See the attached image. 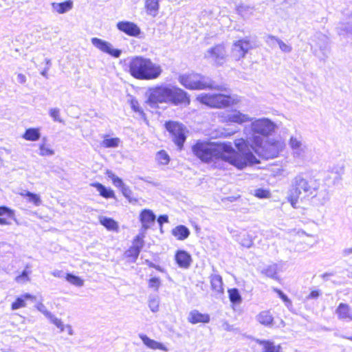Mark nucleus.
<instances>
[{
  "mask_svg": "<svg viewBox=\"0 0 352 352\" xmlns=\"http://www.w3.org/2000/svg\"><path fill=\"white\" fill-rule=\"evenodd\" d=\"M22 138L28 141H37L41 138L40 129L38 128H29L26 129Z\"/></svg>",
  "mask_w": 352,
  "mask_h": 352,
  "instance_id": "7c9ffc66",
  "label": "nucleus"
},
{
  "mask_svg": "<svg viewBox=\"0 0 352 352\" xmlns=\"http://www.w3.org/2000/svg\"><path fill=\"white\" fill-rule=\"evenodd\" d=\"M278 129L277 124L267 118H256L243 114V133L250 145L261 144L263 138L272 135Z\"/></svg>",
  "mask_w": 352,
  "mask_h": 352,
  "instance_id": "7ed1b4c3",
  "label": "nucleus"
},
{
  "mask_svg": "<svg viewBox=\"0 0 352 352\" xmlns=\"http://www.w3.org/2000/svg\"><path fill=\"white\" fill-rule=\"evenodd\" d=\"M318 197L320 205H324L329 200V196L327 192H320L318 195L316 194L315 197Z\"/></svg>",
  "mask_w": 352,
  "mask_h": 352,
  "instance_id": "8fccbe9b",
  "label": "nucleus"
},
{
  "mask_svg": "<svg viewBox=\"0 0 352 352\" xmlns=\"http://www.w3.org/2000/svg\"><path fill=\"white\" fill-rule=\"evenodd\" d=\"M49 69V67H47L46 69H45L43 72H41V75L43 76H45V77H47V71Z\"/></svg>",
  "mask_w": 352,
  "mask_h": 352,
  "instance_id": "69168bd1",
  "label": "nucleus"
},
{
  "mask_svg": "<svg viewBox=\"0 0 352 352\" xmlns=\"http://www.w3.org/2000/svg\"><path fill=\"white\" fill-rule=\"evenodd\" d=\"M228 293H229L230 300L233 304L240 302L241 296L239 293V291L236 289H235V288L230 289L228 290Z\"/></svg>",
  "mask_w": 352,
  "mask_h": 352,
  "instance_id": "a18cd8bd",
  "label": "nucleus"
},
{
  "mask_svg": "<svg viewBox=\"0 0 352 352\" xmlns=\"http://www.w3.org/2000/svg\"><path fill=\"white\" fill-rule=\"evenodd\" d=\"M27 78L25 75L21 73L16 74V81L20 84H25L26 82Z\"/></svg>",
  "mask_w": 352,
  "mask_h": 352,
  "instance_id": "4d7b16f0",
  "label": "nucleus"
},
{
  "mask_svg": "<svg viewBox=\"0 0 352 352\" xmlns=\"http://www.w3.org/2000/svg\"><path fill=\"white\" fill-rule=\"evenodd\" d=\"M168 221V218L167 215H161L157 219V222L160 226H162L164 223H167Z\"/></svg>",
  "mask_w": 352,
  "mask_h": 352,
  "instance_id": "bf43d9fd",
  "label": "nucleus"
},
{
  "mask_svg": "<svg viewBox=\"0 0 352 352\" xmlns=\"http://www.w3.org/2000/svg\"><path fill=\"white\" fill-rule=\"evenodd\" d=\"M336 313L340 320L349 319L352 320L351 309L347 304L340 303L336 309Z\"/></svg>",
  "mask_w": 352,
  "mask_h": 352,
  "instance_id": "a878e982",
  "label": "nucleus"
},
{
  "mask_svg": "<svg viewBox=\"0 0 352 352\" xmlns=\"http://www.w3.org/2000/svg\"><path fill=\"white\" fill-rule=\"evenodd\" d=\"M91 41L94 47L104 53H107L115 58H118L121 55V50L114 49L113 45L106 41L94 37L91 38Z\"/></svg>",
  "mask_w": 352,
  "mask_h": 352,
  "instance_id": "ddd939ff",
  "label": "nucleus"
},
{
  "mask_svg": "<svg viewBox=\"0 0 352 352\" xmlns=\"http://www.w3.org/2000/svg\"><path fill=\"white\" fill-rule=\"evenodd\" d=\"M274 291L278 294V296H279L280 292H283L281 290H280L278 289H274Z\"/></svg>",
  "mask_w": 352,
  "mask_h": 352,
  "instance_id": "338daca9",
  "label": "nucleus"
},
{
  "mask_svg": "<svg viewBox=\"0 0 352 352\" xmlns=\"http://www.w3.org/2000/svg\"><path fill=\"white\" fill-rule=\"evenodd\" d=\"M342 254L344 256H349L352 254V247L346 248L343 250Z\"/></svg>",
  "mask_w": 352,
  "mask_h": 352,
  "instance_id": "e2e57ef3",
  "label": "nucleus"
},
{
  "mask_svg": "<svg viewBox=\"0 0 352 352\" xmlns=\"http://www.w3.org/2000/svg\"><path fill=\"white\" fill-rule=\"evenodd\" d=\"M65 278L69 283L75 286L82 287L84 285V280L82 278L72 274H67Z\"/></svg>",
  "mask_w": 352,
  "mask_h": 352,
  "instance_id": "a19ab883",
  "label": "nucleus"
},
{
  "mask_svg": "<svg viewBox=\"0 0 352 352\" xmlns=\"http://www.w3.org/2000/svg\"><path fill=\"white\" fill-rule=\"evenodd\" d=\"M278 272V265L277 264H272L266 266L263 270H261V272L262 274L271 278L274 280L278 279L277 276Z\"/></svg>",
  "mask_w": 352,
  "mask_h": 352,
  "instance_id": "f704fd0d",
  "label": "nucleus"
},
{
  "mask_svg": "<svg viewBox=\"0 0 352 352\" xmlns=\"http://www.w3.org/2000/svg\"><path fill=\"white\" fill-rule=\"evenodd\" d=\"M320 295V292L319 290H314L310 293V294L308 296V298L315 299L319 297Z\"/></svg>",
  "mask_w": 352,
  "mask_h": 352,
  "instance_id": "052dcab7",
  "label": "nucleus"
},
{
  "mask_svg": "<svg viewBox=\"0 0 352 352\" xmlns=\"http://www.w3.org/2000/svg\"><path fill=\"white\" fill-rule=\"evenodd\" d=\"M232 56L235 60H239L242 58V41H235L232 48Z\"/></svg>",
  "mask_w": 352,
  "mask_h": 352,
  "instance_id": "4c0bfd02",
  "label": "nucleus"
},
{
  "mask_svg": "<svg viewBox=\"0 0 352 352\" xmlns=\"http://www.w3.org/2000/svg\"><path fill=\"white\" fill-rule=\"evenodd\" d=\"M21 195L24 197H27L28 201L32 203L35 206H39L42 204L41 197L37 194L26 191Z\"/></svg>",
  "mask_w": 352,
  "mask_h": 352,
  "instance_id": "e433bc0d",
  "label": "nucleus"
},
{
  "mask_svg": "<svg viewBox=\"0 0 352 352\" xmlns=\"http://www.w3.org/2000/svg\"><path fill=\"white\" fill-rule=\"evenodd\" d=\"M144 234L140 233L134 239L133 245L125 252L126 256L130 258L133 262L136 261L144 246Z\"/></svg>",
  "mask_w": 352,
  "mask_h": 352,
  "instance_id": "4468645a",
  "label": "nucleus"
},
{
  "mask_svg": "<svg viewBox=\"0 0 352 352\" xmlns=\"http://www.w3.org/2000/svg\"><path fill=\"white\" fill-rule=\"evenodd\" d=\"M51 6L52 12L58 14H65L73 8L74 3L72 0H68L61 3L54 2Z\"/></svg>",
  "mask_w": 352,
  "mask_h": 352,
  "instance_id": "393cba45",
  "label": "nucleus"
},
{
  "mask_svg": "<svg viewBox=\"0 0 352 352\" xmlns=\"http://www.w3.org/2000/svg\"><path fill=\"white\" fill-rule=\"evenodd\" d=\"M122 141L119 138H111L108 135H103V140L100 142V146L104 148H118Z\"/></svg>",
  "mask_w": 352,
  "mask_h": 352,
  "instance_id": "bb28decb",
  "label": "nucleus"
},
{
  "mask_svg": "<svg viewBox=\"0 0 352 352\" xmlns=\"http://www.w3.org/2000/svg\"><path fill=\"white\" fill-rule=\"evenodd\" d=\"M277 44L278 45L279 48L283 52L290 53L292 50V47L291 45H287L280 39H279Z\"/></svg>",
  "mask_w": 352,
  "mask_h": 352,
  "instance_id": "603ef678",
  "label": "nucleus"
},
{
  "mask_svg": "<svg viewBox=\"0 0 352 352\" xmlns=\"http://www.w3.org/2000/svg\"><path fill=\"white\" fill-rule=\"evenodd\" d=\"M35 307L38 311L42 313L47 320L52 318L54 315V314L50 311L41 302H37Z\"/></svg>",
  "mask_w": 352,
  "mask_h": 352,
  "instance_id": "c03bdc74",
  "label": "nucleus"
},
{
  "mask_svg": "<svg viewBox=\"0 0 352 352\" xmlns=\"http://www.w3.org/2000/svg\"><path fill=\"white\" fill-rule=\"evenodd\" d=\"M265 41L266 43L268 44L270 46L274 47L275 46L276 44L278 43L279 38L275 36L267 35L265 37Z\"/></svg>",
  "mask_w": 352,
  "mask_h": 352,
  "instance_id": "5fc2aeb1",
  "label": "nucleus"
},
{
  "mask_svg": "<svg viewBox=\"0 0 352 352\" xmlns=\"http://www.w3.org/2000/svg\"><path fill=\"white\" fill-rule=\"evenodd\" d=\"M165 126L171 134L174 142L182 149L186 140V127L182 124L173 121L166 122Z\"/></svg>",
  "mask_w": 352,
  "mask_h": 352,
  "instance_id": "9d476101",
  "label": "nucleus"
},
{
  "mask_svg": "<svg viewBox=\"0 0 352 352\" xmlns=\"http://www.w3.org/2000/svg\"><path fill=\"white\" fill-rule=\"evenodd\" d=\"M278 296L286 303L287 307H289V305H292L291 300L283 292H280Z\"/></svg>",
  "mask_w": 352,
  "mask_h": 352,
  "instance_id": "13d9d810",
  "label": "nucleus"
},
{
  "mask_svg": "<svg viewBox=\"0 0 352 352\" xmlns=\"http://www.w3.org/2000/svg\"><path fill=\"white\" fill-rule=\"evenodd\" d=\"M179 82L188 89H204L212 87L211 80L197 73L184 74L179 76Z\"/></svg>",
  "mask_w": 352,
  "mask_h": 352,
  "instance_id": "6e6552de",
  "label": "nucleus"
},
{
  "mask_svg": "<svg viewBox=\"0 0 352 352\" xmlns=\"http://www.w3.org/2000/svg\"><path fill=\"white\" fill-rule=\"evenodd\" d=\"M155 159L157 162L162 165H166L170 162V157L168 154L164 150L160 151L157 153Z\"/></svg>",
  "mask_w": 352,
  "mask_h": 352,
  "instance_id": "ea45409f",
  "label": "nucleus"
},
{
  "mask_svg": "<svg viewBox=\"0 0 352 352\" xmlns=\"http://www.w3.org/2000/svg\"><path fill=\"white\" fill-rule=\"evenodd\" d=\"M288 144L294 160L304 162L307 159L309 153V148L300 135H292Z\"/></svg>",
  "mask_w": 352,
  "mask_h": 352,
  "instance_id": "1a4fd4ad",
  "label": "nucleus"
},
{
  "mask_svg": "<svg viewBox=\"0 0 352 352\" xmlns=\"http://www.w3.org/2000/svg\"><path fill=\"white\" fill-rule=\"evenodd\" d=\"M252 194L259 199H269L271 197L270 191L263 188L254 189Z\"/></svg>",
  "mask_w": 352,
  "mask_h": 352,
  "instance_id": "79ce46f5",
  "label": "nucleus"
},
{
  "mask_svg": "<svg viewBox=\"0 0 352 352\" xmlns=\"http://www.w3.org/2000/svg\"><path fill=\"white\" fill-rule=\"evenodd\" d=\"M319 183L314 179H306L302 175H296L292 181L288 192V201L292 207L297 208V203L316 196Z\"/></svg>",
  "mask_w": 352,
  "mask_h": 352,
  "instance_id": "39448f33",
  "label": "nucleus"
},
{
  "mask_svg": "<svg viewBox=\"0 0 352 352\" xmlns=\"http://www.w3.org/2000/svg\"><path fill=\"white\" fill-rule=\"evenodd\" d=\"M46 141L47 138H43L42 142L38 146L39 155L43 157L54 155L55 153L54 150L52 148L51 146Z\"/></svg>",
  "mask_w": 352,
  "mask_h": 352,
  "instance_id": "2f4dec72",
  "label": "nucleus"
},
{
  "mask_svg": "<svg viewBox=\"0 0 352 352\" xmlns=\"http://www.w3.org/2000/svg\"><path fill=\"white\" fill-rule=\"evenodd\" d=\"M106 175L111 179L113 184L116 187L120 188L123 194L125 195L124 190H126V186L123 183L122 180L109 170L106 171Z\"/></svg>",
  "mask_w": 352,
  "mask_h": 352,
  "instance_id": "473e14b6",
  "label": "nucleus"
},
{
  "mask_svg": "<svg viewBox=\"0 0 352 352\" xmlns=\"http://www.w3.org/2000/svg\"><path fill=\"white\" fill-rule=\"evenodd\" d=\"M172 234L177 239L183 241L188 237L190 230L184 226H178L173 229Z\"/></svg>",
  "mask_w": 352,
  "mask_h": 352,
  "instance_id": "c85d7f7f",
  "label": "nucleus"
},
{
  "mask_svg": "<svg viewBox=\"0 0 352 352\" xmlns=\"http://www.w3.org/2000/svg\"><path fill=\"white\" fill-rule=\"evenodd\" d=\"M48 320L59 330V333L67 332V335L71 336L74 335L72 326L69 324H65L60 318L56 317L54 314Z\"/></svg>",
  "mask_w": 352,
  "mask_h": 352,
  "instance_id": "6ab92c4d",
  "label": "nucleus"
},
{
  "mask_svg": "<svg viewBox=\"0 0 352 352\" xmlns=\"http://www.w3.org/2000/svg\"><path fill=\"white\" fill-rule=\"evenodd\" d=\"M51 274L54 277L61 278L63 276V272L61 270H54L53 272H52Z\"/></svg>",
  "mask_w": 352,
  "mask_h": 352,
  "instance_id": "680f3d73",
  "label": "nucleus"
},
{
  "mask_svg": "<svg viewBox=\"0 0 352 352\" xmlns=\"http://www.w3.org/2000/svg\"><path fill=\"white\" fill-rule=\"evenodd\" d=\"M175 261L180 267L187 269L190 265L191 256L184 250H178L175 254Z\"/></svg>",
  "mask_w": 352,
  "mask_h": 352,
  "instance_id": "b1692460",
  "label": "nucleus"
},
{
  "mask_svg": "<svg viewBox=\"0 0 352 352\" xmlns=\"http://www.w3.org/2000/svg\"><path fill=\"white\" fill-rule=\"evenodd\" d=\"M35 296L30 294H24L21 296L18 297L16 300L12 302L11 308L12 310H16L21 308L26 307L25 300H34Z\"/></svg>",
  "mask_w": 352,
  "mask_h": 352,
  "instance_id": "cd10ccee",
  "label": "nucleus"
},
{
  "mask_svg": "<svg viewBox=\"0 0 352 352\" xmlns=\"http://www.w3.org/2000/svg\"><path fill=\"white\" fill-rule=\"evenodd\" d=\"M12 220L17 225L19 224L14 210L6 206H0V225L10 226Z\"/></svg>",
  "mask_w": 352,
  "mask_h": 352,
  "instance_id": "dca6fc26",
  "label": "nucleus"
},
{
  "mask_svg": "<svg viewBox=\"0 0 352 352\" xmlns=\"http://www.w3.org/2000/svg\"><path fill=\"white\" fill-rule=\"evenodd\" d=\"M313 41L315 46L311 45V50L316 56L322 60H324L328 57L329 51L327 50L328 38L321 34L316 33Z\"/></svg>",
  "mask_w": 352,
  "mask_h": 352,
  "instance_id": "9b49d317",
  "label": "nucleus"
},
{
  "mask_svg": "<svg viewBox=\"0 0 352 352\" xmlns=\"http://www.w3.org/2000/svg\"><path fill=\"white\" fill-rule=\"evenodd\" d=\"M211 286L217 292H221L223 291V283L221 277L219 275H213L211 276Z\"/></svg>",
  "mask_w": 352,
  "mask_h": 352,
  "instance_id": "58836bf2",
  "label": "nucleus"
},
{
  "mask_svg": "<svg viewBox=\"0 0 352 352\" xmlns=\"http://www.w3.org/2000/svg\"><path fill=\"white\" fill-rule=\"evenodd\" d=\"M139 337L144 343V344L151 349L160 350L164 352H167L169 351V349L166 344L153 340L145 334L141 333L139 335Z\"/></svg>",
  "mask_w": 352,
  "mask_h": 352,
  "instance_id": "f3484780",
  "label": "nucleus"
},
{
  "mask_svg": "<svg viewBox=\"0 0 352 352\" xmlns=\"http://www.w3.org/2000/svg\"><path fill=\"white\" fill-rule=\"evenodd\" d=\"M257 320L265 326H270L273 322V316L269 311H261L257 316Z\"/></svg>",
  "mask_w": 352,
  "mask_h": 352,
  "instance_id": "c9c22d12",
  "label": "nucleus"
},
{
  "mask_svg": "<svg viewBox=\"0 0 352 352\" xmlns=\"http://www.w3.org/2000/svg\"><path fill=\"white\" fill-rule=\"evenodd\" d=\"M161 284L160 280L158 278L153 277L151 278L148 281V287L154 289L155 290H157Z\"/></svg>",
  "mask_w": 352,
  "mask_h": 352,
  "instance_id": "864d4df0",
  "label": "nucleus"
},
{
  "mask_svg": "<svg viewBox=\"0 0 352 352\" xmlns=\"http://www.w3.org/2000/svg\"><path fill=\"white\" fill-rule=\"evenodd\" d=\"M192 152L204 162L209 163L222 160L242 168V161L239 153L232 148L230 142H213L198 141L192 146Z\"/></svg>",
  "mask_w": 352,
  "mask_h": 352,
  "instance_id": "f257e3e1",
  "label": "nucleus"
},
{
  "mask_svg": "<svg viewBox=\"0 0 352 352\" xmlns=\"http://www.w3.org/2000/svg\"><path fill=\"white\" fill-rule=\"evenodd\" d=\"M247 239H243V247L250 248L253 243V239L255 238L254 233L248 234Z\"/></svg>",
  "mask_w": 352,
  "mask_h": 352,
  "instance_id": "6e6d98bb",
  "label": "nucleus"
},
{
  "mask_svg": "<svg viewBox=\"0 0 352 352\" xmlns=\"http://www.w3.org/2000/svg\"><path fill=\"white\" fill-rule=\"evenodd\" d=\"M130 104H131V109L135 112L139 113L140 114H142L143 113V111H142V108L140 107L138 101L136 99L132 98L131 100Z\"/></svg>",
  "mask_w": 352,
  "mask_h": 352,
  "instance_id": "3c124183",
  "label": "nucleus"
},
{
  "mask_svg": "<svg viewBox=\"0 0 352 352\" xmlns=\"http://www.w3.org/2000/svg\"><path fill=\"white\" fill-rule=\"evenodd\" d=\"M126 65L130 74L138 80H155L158 78L163 72L160 64L142 56L129 58Z\"/></svg>",
  "mask_w": 352,
  "mask_h": 352,
  "instance_id": "20e7f679",
  "label": "nucleus"
},
{
  "mask_svg": "<svg viewBox=\"0 0 352 352\" xmlns=\"http://www.w3.org/2000/svg\"><path fill=\"white\" fill-rule=\"evenodd\" d=\"M245 342L258 343L262 346V352H280L281 347L280 345H275L273 342L270 340H251L249 337L243 338V341Z\"/></svg>",
  "mask_w": 352,
  "mask_h": 352,
  "instance_id": "a211bd4d",
  "label": "nucleus"
},
{
  "mask_svg": "<svg viewBox=\"0 0 352 352\" xmlns=\"http://www.w3.org/2000/svg\"><path fill=\"white\" fill-rule=\"evenodd\" d=\"M30 272L25 270L22 272V273L20 275L17 276L15 278V281L19 284H24L30 281Z\"/></svg>",
  "mask_w": 352,
  "mask_h": 352,
  "instance_id": "49530a36",
  "label": "nucleus"
},
{
  "mask_svg": "<svg viewBox=\"0 0 352 352\" xmlns=\"http://www.w3.org/2000/svg\"><path fill=\"white\" fill-rule=\"evenodd\" d=\"M221 113V120L223 122H232L236 123L242 122V116L239 110H226L225 112Z\"/></svg>",
  "mask_w": 352,
  "mask_h": 352,
  "instance_id": "5701e85b",
  "label": "nucleus"
},
{
  "mask_svg": "<svg viewBox=\"0 0 352 352\" xmlns=\"http://www.w3.org/2000/svg\"><path fill=\"white\" fill-rule=\"evenodd\" d=\"M243 167L253 166L260 163V160L255 156L252 151L248 147L243 140Z\"/></svg>",
  "mask_w": 352,
  "mask_h": 352,
  "instance_id": "4be33fe9",
  "label": "nucleus"
},
{
  "mask_svg": "<svg viewBox=\"0 0 352 352\" xmlns=\"http://www.w3.org/2000/svg\"><path fill=\"white\" fill-rule=\"evenodd\" d=\"M99 222L109 231H118V224L111 218L104 216H100L98 217Z\"/></svg>",
  "mask_w": 352,
  "mask_h": 352,
  "instance_id": "c756f323",
  "label": "nucleus"
},
{
  "mask_svg": "<svg viewBox=\"0 0 352 352\" xmlns=\"http://www.w3.org/2000/svg\"><path fill=\"white\" fill-rule=\"evenodd\" d=\"M160 300L158 298H152L149 299L148 307L151 311L153 313L158 311L159 310Z\"/></svg>",
  "mask_w": 352,
  "mask_h": 352,
  "instance_id": "09e8293b",
  "label": "nucleus"
},
{
  "mask_svg": "<svg viewBox=\"0 0 352 352\" xmlns=\"http://www.w3.org/2000/svg\"><path fill=\"white\" fill-rule=\"evenodd\" d=\"M205 57L217 65H222L226 57V52L223 45H217L209 49Z\"/></svg>",
  "mask_w": 352,
  "mask_h": 352,
  "instance_id": "f8f14e48",
  "label": "nucleus"
},
{
  "mask_svg": "<svg viewBox=\"0 0 352 352\" xmlns=\"http://www.w3.org/2000/svg\"><path fill=\"white\" fill-rule=\"evenodd\" d=\"M116 28L120 32L130 36L138 37L141 34L140 28L135 23L131 21H119L116 24Z\"/></svg>",
  "mask_w": 352,
  "mask_h": 352,
  "instance_id": "2eb2a0df",
  "label": "nucleus"
},
{
  "mask_svg": "<svg viewBox=\"0 0 352 352\" xmlns=\"http://www.w3.org/2000/svg\"><path fill=\"white\" fill-rule=\"evenodd\" d=\"M91 186L95 187L100 195L104 198L114 197V192L111 188H107L100 183H93Z\"/></svg>",
  "mask_w": 352,
  "mask_h": 352,
  "instance_id": "72a5a7b5",
  "label": "nucleus"
},
{
  "mask_svg": "<svg viewBox=\"0 0 352 352\" xmlns=\"http://www.w3.org/2000/svg\"><path fill=\"white\" fill-rule=\"evenodd\" d=\"M155 220V215L150 210H144L140 214V221L142 223V228L140 233L144 232L148 229L151 224L154 223Z\"/></svg>",
  "mask_w": 352,
  "mask_h": 352,
  "instance_id": "aec40b11",
  "label": "nucleus"
},
{
  "mask_svg": "<svg viewBox=\"0 0 352 352\" xmlns=\"http://www.w3.org/2000/svg\"><path fill=\"white\" fill-rule=\"evenodd\" d=\"M50 116L55 122H62L63 120L60 116V109L58 108H51L49 110Z\"/></svg>",
  "mask_w": 352,
  "mask_h": 352,
  "instance_id": "de8ad7c7",
  "label": "nucleus"
},
{
  "mask_svg": "<svg viewBox=\"0 0 352 352\" xmlns=\"http://www.w3.org/2000/svg\"><path fill=\"white\" fill-rule=\"evenodd\" d=\"M235 146L238 148L239 151H241L242 149V142L241 140H239L235 142Z\"/></svg>",
  "mask_w": 352,
  "mask_h": 352,
  "instance_id": "0e129e2a",
  "label": "nucleus"
},
{
  "mask_svg": "<svg viewBox=\"0 0 352 352\" xmlns=\"http://www.w3.org/2000/svg\"><path fill=\"white\" fill-rule=\"evenodd\" d=\"M252 151L258 156L265 159L277 157L285 148V143L280 138H268L258 145H250Z\"/></svg>",
  "mask_w": 352,
  "mask_h": 352,
  "instance_id": "423d86ee",
  "label": "nucleus"
},
{
  "mask_svg": "<svg viewBox=\"0 0 352 352\" xmlns=\"http://www.w3.org/2000/svg\"><path fill=\"white\" fill-rule=\"evenodd\" d=\"M342 338H345V339H348V340H350L352 341V336L351 337H346V336H342Z\"/></svg>",
  "mask_w": 352,
  "mask_h": 352,
  "instance_id": "774afa93",
  "label": "nucleus"
},
{
  "mask_svg": "<svg viewBox=\"0 0 352 352\" xmlns=\"http://www.w3.org/2000/svg\"><path fill=\"white\" fill-rule=\"evenodd\" d=\"M197 100L210 107L223 108L236 105L239 99L234 95L227 96L225 94H201L197 96Z\"/></svg>",
  "mask_w": 352,
  "mask_h": 352,
  "instance_id": "0eeeda50",
  "label": "nucleus"
},
{
  "mask_svg": "<svg viewBox=\"0 0 352 352\" xmlns=\"http://www.w3.org/2000/svg\"><path fill=\"white\" fill-rule=\"evenodd\" d=\"M146 96V103L151 107H157L160 103H171L175 105L189 104L188 94L173 85H160L149 88Z\"/></svg>",
  "mask_w": 352,
  "mask_h": 352,
  "instance_id": "f03ea898",
  "label": "nucleus"
},
{
  "mask_svg": "<svg viewBox=\"0 0 352 352\" xmlns=\"http://www.w3.org/2000/svg\"><path fill=\"white\" fill-rule=\"evenodd\" d=\"M187 319L190 323L195 324L197 323H208L210 317L208 314H202L198 310L194 309L189 312Z\"/></svg>",
  "mask_w": 352,
  "mask_h": 352,
  "instance_id": "412c9836",
  "label": "nucleus"
},
{
  "mask_svg": "<svg viewBox=\"0 0 352 352\" xmlns=\"http://www.w3.org/2000/svg\"><path fill=\"white\" fill-rule=\"evenodd\" d=\"M256 46V42L254 38H243V55L248 51L249 49L253 48Z\"/></svg>",
  "mask_w": 352,
  "mask_h": 352,
  "instance_id": "37998d69",
  "label": "nucleus"
}]
</instances>
